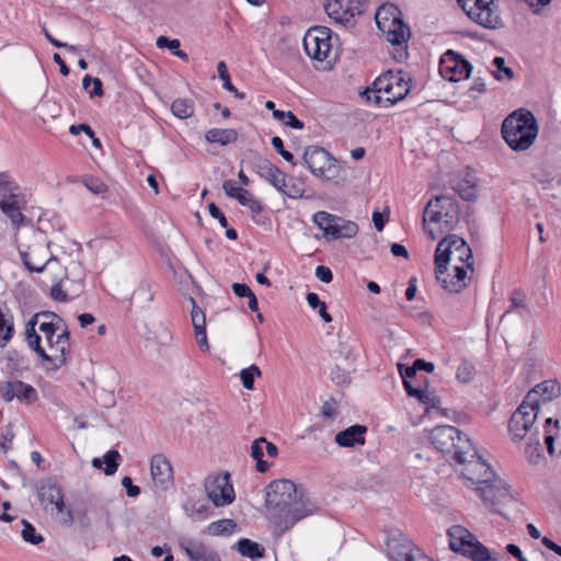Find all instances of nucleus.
Segmentation results:
<instances>
[{"label":"nucleus","instance_id":"obj_1","mask_svg":"<svg viewBox=\"0 0 561 561\" xmlns=\"http://www.w3.org/2000/svg\"><path fill=\"white\" fill-rule=\"evenodd\" d=\"M265 503L279 535L318 511L304 488H298L293 481L285 479L275 480L266 486Z\"/></svg>","mask_w":561,"mask_h":561},{"label":"nucleus","instance_id":"obj_2","mask_svg":"<svg viewBox=\"0 0 561 561\" xmlns=\"http://www.w3.org/2000/svg\"><path fill=\"white\" fill-rule=\"evenodd\" d=\"M468 271L473 273L474 268L467 242L456 234L442 239L435 250V276L442 287L449 293H461L471 279Z\"/></svg>","mask_w":561,"mask_h":561},{"label":"nucleus","instance_id":"obj_3","mask_svg":"<svg viewBox=\"0 0 561 561\" xmlns=\"http://www.w3.org/2000/svg\"><path fill=\"white\" fill-rule=\"evenodd\" d=\"M41 318H57V314L50 311L34 314L26 323L25 340L28 347L47 363L45 365L46 369L57 370L67 363L68 355L70 353V334L66 329L58 333L54 341L46 343L49 350L48 353L41 344L42 336L35 330Z\"/></svg>","mask_w":561,"mask_h":561},{"label":"nucleus","instance_id":"obj_4","mask_svg":"<svg viewBox=\"0 0 561 561\" xmlns=\"http://www.w3.org/2000/svg\"><path fill=\"white\" fill-rule=\"evenodd\" d=\"M459 206L454 197L436 196L424 209L425 231L433 240L437 239L438 233L451 231L459 221Z\"/></svg>","mask_w":561,"mask_h":561},{"label":"nucleus","instance_id":"obj_5","mask_svg":"<svg viewBox=\"0 0 561 561\" xmlns=\"http://www.w3.org/2000/svg\"><path fill=\"white\" fill-rule=\"evenodd\" d=\"M501 131L511 149L524 151L536 140L538 124L531 112L520 108L504 119Z\"/></svg>","mask_w":561,"mask_h":561},{"label":"nucleus","instance_id":"obj_6","mask_svg":"<svg viewBox=\"0 0 561 561\" xmlns=\"http://www.w3.org/2000/svg\"><path fill=\"white\" fill-rule=\"evenodd\" d=\"M430 439L434 447L447 455L456 463H465L467 455H474L470 439L451 425H439L431 431Z\"/></svg>","mask_w":561,"mask_h":561},{"label":"nucleus","instance_id":"obj_7","mask_svg":"<svg viewBox=\"0 0 561 561\" xmlns=\"http://www.w3.org/2000/svg\"><path fill=\"white\" fill-rule=\"evenodd\" d=\"M449 547L453 551L461 553L472 561H496L497 554L492 556L468 529L455 525L448 529Z\"/></svg>","mask_w":561,"mask_h":561},{"label":"nucleus","instance_id":"obj_8","mask_svg":"<svg viewBox=\"0 0 561 561\" xmlns=\"http://www.w3.org/2000/svg\"><path fill=\"white\" fill-rule=\"evenodd\" d=\"M467 16L489 30L503 27V20L494 0H457Z\"/></svg>","mask_w":561,"mask_h":561},{"label":"nucleus","instance_id":"obj_9","mask_svg":"<svg viewBox=\"0 0 561 561\" xmlns=\"http://www.w3.org/2000/svg\"><path fill=\"white\" fill-rule=\"evenodd\" d=\"M304 162L316 176L325 180L339 178L340 167L337 161L321 147H307L304 152Z\"/></svg>","mask_w":561,"mask_h":561},{"label":"nucleus","instance_id":"obj_10","mask_svg":"<svg viewBox=\"0 0 561 561\" xmlns=\"http://www.w3.org/2000/svg\"><path fill=\"white\" fill-rule=\"evenodd\" d=\"M474 489L485 506L492 512L504 516L502 507L513 501L511 486L507 483L494 476L491 482L482 483Z\"/></svg>","mask_w":561,"mask_h":561},{"label":"nucleus","instance_id":"obj_11","mask_svg":"<svg viewBox=\"0 0 561 561\" xmlns=\"http://www.w3.org/2000/svg\"><path fill=\"white\" fill-rule=\"evenodd\" d=\"M366 0H325L324 10L330 19L346 28L356 25V16L365 11Z\"/></svg>","mask_w":561,"mask_h":561},{"label":"nucleus","instance_id":"obj_12","mask_svg":"<svg viewBox=\"0 0 561 561\" xmlns=\"http://www.w3.org/2000/svg\"><path fill=\"white\" fill-rule=\"evenodd\" d=\"M373 85L375 87V92L382 93L383 101L388 105H393L403 100L410 92V85L402 71H388L378 77Z\"/></svg>","mask_w":561,"mask_h":561},{"label":"nucleus","instance_id":"obj_13","mask_svg":"<svg viewBox=\"0 0 561 561\" xmlns=\"http://www.w3.org/2000/svg\"><path fill=\"white\" fill-rule=\"evenodd\" d=\"M24 202L20 194L19 186L0 176V209L10 218L15 227L23 225L22 214Z\"/></svg>","mask_w":561,"mask_h":561},{"label":"nucleus","instance_id":"obj_14","mask_svg":"<svg viewBox=\"0 0 561 561\" xmlns=\"http://www.w3.org/2000/svg\"><path fill=\"white\" fill-rule=\"evenodd\" d=\"M307 55L318 61H324L332 51V31L325 26H313L304 36Z\"/></svg>","mask_w":561,"mask_h":561},{"label":"nucleus","instance_id":"obj_15","mask_svg":"<svg viewBox=\"0 0 561 561\" xmlns=\"http://www.w3.org/2000/svg\"><path fill=\"white\" fill-rule=\"evenodd\" d=\"M204 489L209 501L216 507L229 505L234 501V490L229 473L208 476Z\"/></svg>","mask_w":561,"mask_h":561},{"label":"nucleus","instance_id":"obj_16","mask_svg":"<svg viewBox=\"0 0 561 561\" xmlns=\"http://www.w3.org/2000/svg\"><path fill=\"white\" fill-rule=\"evenodd\" d=\"M24 265L31 272H47L50 274L53 283L50 288V296L57 301H68V295L64 291L61 283L67 277L66 268H64L56 257H50L44 265H34L28 261V256H24Z\"/></svg>","mask_w":561,"mask_h":561},{"label":"nucleus","instance_id":"obj_17","mask_svg":"<svg viewBox=\"0 0 561 561\" xmlns=\"http://www.w3.org/2000/svg\"><path fill=\"white\" fill-rule=\"evenodd\" d=\"M538 415V409L524 400L512 414L508 431L514 442H520L533 427Z\"/></svg>","mask_w":561,"mask_h":561},{"label":"nucleus","instance_id":"obj_18","mask_svg":"<svg viewBox=\"0 0 561 561\" xmlns=\"http://www.w3.org/2000/svg\"><path fill=\"white\" fill-rule=\"evenodd\" d=\"M471 71V64L454 50H447L440 58L439 72L449 81L457 82L467 79Z\"/></svg>","mask_w":561,"mask_h":561},{"label":"nucleus","instance_id":"obj_19","mask_svg":"<svg viewBox=\"0 0 561 561\" xmlns=\"http://www.w3.org/2000/svg\"><path fill=\"white\" fill-rule=\"evenodd\" d=\"M0 398L4 402H11L15 399L21 404L31 405L38 400V392L33 386L12 379L0 382Z\"/></svg>","mask_w":561,"mask_h":561},{"label":"nucleus","instance_id":"obj_20","mask_svg":"<svg viewBox=\"0 0 561 561\" xmlns=\"http://www.w3.org/2000/svg\"><path fill=\"white\" fill-rule=\"evenodd\" d=\"M37 492L42 503L54 504L57 513L64 514L62 524L68 526L73 524V514L70 510H66L62 490L55 481L47 480L38 488Z\"/></svg>","mask_w":561,"mask_h":561},{"label":"nucleus","instance_id":"obj_21","mask_svg":"<svg viewBox=\"0 0 561 561\" xmlns=\"http://www.w3.org/2000/svg\"><path fill=\"white\" fill-rule=\"evenodd\" d=\"M467 460L463 463L465 469L461 472L462 477L470 481L473 485L479 486L482 483L491 482L494 472L491 467L482 459L478 451L474 449V455H467Z\"/></svg>","mask_w":561,"mask_h":561},{"label":"nucleus","instance_id":"obj_22","mask_svg":"<svg viewBox=\"0 0 561 561\" xmlns=\"http://www.w3.org/2000/svg\"><path fill=\"white\" fill-rule=\"evenodd\" d=\"M183 510L193 520H204L211 514V507L203 497L202 490L196 485L187 488V499L183 504Z\"/></svg>","mask_w":561,"mask_h":561},{"label":"nucleus","instance_id":"obj_23","mask_svg":"<svg viewBox=\"0 0 561 561\" xmlns=\"http://www.w3.org/2000/svg\"><path fill=\"white\" fill-rule=\"evenodd\" d=\"M251 168L261 178L270 182L275 188L286 186V174L268 159L255 153L251 159Z\"/></svg>","mask_w":561,"mask_h":561},{"label":"nucleus","instance_id":"obj_24","mask_svg":"<svg viewBox=\"0 0 561 561\" xmlns=\"http://www.w3.org/2000/svg\"><path fill=\"white\" fill-rule=\"evenodd\" d=\"M150 473L154 485L161 490H168L173 484V468L169 459L157 454L150 460Z\"/></svg>","mask_w":561,"mask_h":561},{"label":"nucleus","instance_id":"obj_25","mask_svg":"<svg viewBox=\"0 0 561 561\" xmlns=\"http://www.w3.org/2000/svg\"><path fill=\"white\" fill-rule=\"evenodd\" d=\"M179 546L190 561H221L217 551L202 541L184 538Z\"/></svg>","mask_w":561,"mask_h":561},{"label":"nucleus","instance_id":"obj_26","mask_svg":"<svg viewBox=\"0 0 561 561\" xmlns=\"http://www.w3.org/2000/svg\"><path fill=\"white\" fill-rule=\"evenodd\" d=\"M561 392V388L556 380H545L538 383L526 394L525 399L531 405H535L539 410L540 401L542 403L549 402L557 398Z\"/></svg>","mask_w":561,"mask_h":561},{"label":"nucleus","instance_id":"obj_27","mask_svg":"<svg viewBox=\"0 0 561 561\" xmlns=\"http://www.w3.org/2000/svg\"><path fill=\"white\" fill-rule=\"evenodd\" d=\"M379 30L385 34L387 41L392 45H401L407 43L411 33L410 28L403 21L398 18H391L390 22L381 23V27Z\"/></svg>","mask_w":561,"mask_h":561},{"label":"nucleus","instance_id":"obj_28","mask_svg":"<svg viewBox=\"0 0 561 561\" xmlns=\"http://www.w3.org/2000/svg\"><path fill=\"white\" fill-rule=\"evenodd\" d=\"M192 305L191 320L194 328L195 340L202 351H208L209 344L206 335V316L204 311L197 306L196 300L191 297Z\"/></svg>","mask_w":561,"mask_h":561},{"label":"nucleus","instance_id":"obj_29","mask_svg":"<svg viewBox=\"0 0 561 561\" xmlns=\"http://www.w3.org/2000/svg\"><path fill=\"white\" fill-rule=\"evenodd\" d=\"M366 432L367 427L365 425L355 424L345 428L344 431L339 432L334 437V442L340 447H354L356 445H364Z\"/></svg>","mask_w":561,"mask_h":561},{"label":"nucleus","instance_id":"obj_30","mask_svg":"<svg viewBox=\"0 0 561 561\" xmlns=\"http://www.w3.org/2000/svg\"><path fill=\"white\" fill-rule=\"evenodd\" d=\"M121 459V454L116 449H112L103 456V459L93 458L92 466L96 469H103L106 476H112L117 471Z\"/></svg>","mask_w":561,"mask_h":561},{"label":"nucleus","instance_id":"obj_31","mask_svg":"<svg viewBox=\"0 0 561 561\" xmlns=\"http://www.w3.org/2000/svg\"><path fill=\"white\" fill-rule=\"evenodd\" d=\"M312 219H313V222L323 231V236L327 239L332 240L333 233L336 232L335 231L336 221H341V218L335 215H332V214L321 210V211H317L313 215Z\"/></svg>","mask_w":561,"mask_h":561},{"label":"nucleus","instance_id":"obj_32","mask_svg":"<svg viewBox=\"0 0 561 561\" xmlns=\"http://www.w3.org/2000/svg\"><path fill=\"white\" fill-rule=\"evenodd\" d=\"M205 139L210 144L227 146L237 141L238 133L233 128H213L206 133Z\"/></svg>","mask_w":561,"mask_h":561},{"label":"nucleus","instance_id":"obj_33","mask_svg":"<svg viewBox=\"0 0 561 561\" xmlns=\"http://www.w3.org/2000/svg\"><path fill=\"white\" fill-rule=\"evenodd\" d=\"M237 523L233 519L225 518L210 523L205 534L209 536H230L236 531Z\"/></svg>","mask_w":561,"mask_h":561},{"label":"nucleus","instance_id":"obj_34","mask_svg":"<svg viewBox=\"0 0 561 561\" xmlns=\"http://www.w3.org/2000/svg\"><path fill=\"white\" fill-rule=\"evenodd\" d=\"M238 551L250 559H261L264 557L265 549L248 538H242L237 542Z\"/></svg>","mask_w":561,"mask_h":561},{"label":"nucleus","instance_id":"obj_35","mask_svg":"<svg viewBox=\"0 0 561 561\" xmlns=\"http://www.w3.org/2000/svg\"><path fill=\"white\" fill-rule=\"evenodd\" d=\"M171 111L180 119H186L194 115V102L190 99L179 98L171 104Z\"/></svg>","mask_w":561,"mask_h":561},{"label":"nucleus","instance_id":"obj_36","mask_svg":"<svg viewBox=\"0 0 561 561\" xmlns=\"http://www.w3.org/2000/svg\"><path fill=\"white\" fill-rule=\"evenodd\" d=\"M525 456L528 463L536 466L543 458L539 437L537 435L529 437L526 448Z\"/></svg>","mask_w":561,"mask_h":561},{"label":"nucleus","instance_id":"obj_37","mask_svg":"<svg viewBox=\"0 0 561 561\" xmlns=\"http://www.w3.org/2000/svg\"><path fill=\"white\" fill-rule=\"evenodd\" d=\"M264 443H266V438L259 437L251 445V457L256 460V470L262 473L266 472L270 469L268 462L263 460Z\"/></svg>","mask_w":561,"mask_h":561},{"label":"nucleus","instance_id":"obj_38","mask_svg":"<svg viewBox=\"0 0 561 561\" xmlns=\"http://www.w3.org/2000/svg\"><path fill=\"white\" fill-rule=\"evenodd\" d=\"M335 231L333 233L332 240H337L341 238H353L358 232V226L353 221H345L341 218V221H336Z\"/></svg>","mask_w":561,"mask_h":561},{"label":"nucleus","instance_id":"obj_39","mask_svg":"<svg viewBox=\"0 0 561 561\" xmlns=\"http://www.w3.org/2000/svg\"><path fill=\"white\" fill-rule=\"evenodd\" d=\"M217 71L220 80L222 81L224 88L233 93V95L240 100H243L245 98V94L242 92H239L236 87L232 84V80H230V76L227 70V66L225 61H219L217 65Z\"/></svg>","mask_w":561,"mask_h":561},{"label":"nucleus","instance_id":"obj_40","mask_svg":"<svg viewBox=\"0 0 561 561\" xmlns=\"http://www.w3.org/2000/svg\"><path fill=\"white\" fill-rule=\"evenodd\" d=\"M180 45H181L180 41L176 39V38L169 39L165 36H159L157 38V46L159 48H169L173 55H175L179 58L187 61L188 60V55L185 51L180 49Z\"/></svg>","mask_w":561,"mask_h":561},{"label":"nucleus","instance_id":"obj_41","mask_svg":"<svg viewBox=\"0 0 561 561\" xmlns=\"http://www.w3.org/2000/svg\"><path fill=\"white\" fill-rule=\"evenodd\" d=\"M136 304L140 307L147 306L149 302L153 300V293L151 290V286L147 283H141L134 291L131 297Z\"/></svg>","mask_w":561,"mask_h":561},{"label":"nucleus","instance_id":"obj_42","mask_svg":"<svg viewBox=\"0 0 561 561\" xmlns=\"http://www.w3.org/2000/svg\"><path fill=\"white\" fill-rule=\"evenodd\" d=\"M262 371L255 364L251 365L248 368H244L240 371V379L242 381V386L247 390H252L254 387V379L256 377H261Z\"/></svg>","mask_w":561,"mask_h":561},{"label":"nucleus","instance_id":"obj_43","mask_svg":"<svg viewBox=\"0 0 561 561\" xmlns=\"http://www.w3.org/2000/svg\"><path fill=\"white\" fill-rule=\"evenodd\" d=\"M400 14V11L398 10L397 7L392 5V4H383L381 5L377 12H376V15H375V20H376V24L379 27H381V23L382 22H390V19L391 18H398Z\"/></svg>","mask_w":561,"mask_h":561},{"label":"nucleus","instance_id":"obj_44","mask_svg":"<svg viewBox=\"0 0 561 561\" xmlns=\"http://www.w3.org/2000/svg\"><path fill=\"white\" fill-rule=\"evenodd\" d=\"M45 321L41 322L38 325V331L44 335L45 342L50 343L54 341L57 336L56 330L57 324L54 322V320L60 321V318L57 316V318H44Z\"/></svg>","mask_w":561,"mask_h":561},{"label":"nucleus","instance_id":"obj_45","mask_svg":"<svg viewBox=\"0 0 561 561\" xmlns=\"http://www.w3.org/2000/svg\"><path fill=\"white\" fill-rule=\"evenodd\" d=\"M454 190L465 201H473L477 196V186L469 180L459 181Z\"/></svg>","mask_w":561,"mask_h":561},{"label":"nucleus","instance_id":"obj_46","mask_svg":"<svg viewBox=\"0 0 561 561\" xmlns=\"http://www.w3.org/2000/svg\"><path fill=\"white\" fill-rule=\"evenodd\" d=\"M492 64L496 68L495 71L491 72L495 79L503 80L505 78L507 80H512L514 78V71L512 68L505 66V59L503 57H495Z\"/></svg>","mask_w":561,"mask_h":561},{"label":"nucleus","instance_id":"obj_47","mask_svg":"<svg viewBox=\"0 0 561 561\" xmlns=\"http://www.w3.org/2000/svg\"><path fill=\"white\" fill-rule=\"evenodd\" d=\"M474 374V366L470 362L463 359L457 368L456 377L460 382L468 383L473 379Z\"/></svg>","mask_w":561,"mask_h":561},{"label":"nucleus","instance_id":"obj_48","mask_svg":"<svg viewBox=\"0 0 561 561\" xmlns=\"http://www.w3.org/2000/svg\"><path fill=\"white\" fill-rule=\"evenodd\" d=\"M23 529H22V538L32 545H38L43 542L44 538L42 535L36 533L34 526L28 523L26 519L22 520Z\"/></svg>","mask_w":561,"mask_h":561},{"label":"nucleus","instance_id":"obj_49","mask_svg":"<svg viewBox=\"0 0 561 561\" xmlns=\"http://www.w3.org/2000/svg\"><path fill=\"white\" fill-rule=\"evenodd\" d=\"M237 201L242 206L249 207L251 213L254 215L260 214L262 211L261 203L248 190H245L242 193L241 197Z\"/></svg>","mask_w":561,"mask_h":561},{"label":"nucleus","instance_id":"obj_50","mask_svg":"<svg viewBox=\"0 0 561 561\" xmlns=\"http://www.w3.org/2000/svg\"><path fill=\"white\" fill-rule=\"evenodd\" d=\"M80 130H83V133L92 139V145L94 147L101 148L100 139L95 137L94 131L92 130V128L89 125H87V124L71 125L69 128V131L71 135H78V134H80Z\"/></svg>","mask_w":561,"mask_h":561},{"label":"nucleus","instance_id":"obj_51","mask_svg":"<svg viewBox=\"0 0 561 561\" xmlns=\"http://www.w3.org/2000/svg\"><path fill=\"white\" fill-rule=\"evenodd\" d=\"M222 188L227 196L230 198L239 199L242 195V193L245 191V188L238 187L236 182L233 180H226L222 183Z\"/></svg>","mask_w":561,"mask_h":561},{"label":"nucleus","instance_id":"obj_52","mask_svg":"<svg viewBox=\"0 0 561 561\" xmlns=\"http://www.w3.org/2000/svg\"><path fill=\"white\" fill-rule=\"evenodd\" d=\"M271 144L273 146V148L287 161V162H290L291 164H295L294 162V156L291 152H289L288 150H286L284 148V144H283V140L278 137V136H274L271 140Z\"/></svg>","mask_w":561,"mask_h":561},{"label":"nucleus","instance_id":"obj_53","mask_svg":"<svg viewBox=\"0 0 561 561\" xmlns=\"http://www.w3.org/2000/svg\"><path fill=\"white\" fill-rule=\"evenodd\" d=\"M84 185L89 191H91L94 194H101L106 192V185L95 178H89L84 181Z\"/></svg>","mask_w":561,"mask_h":561},{"label":"nucleus","instance_id":"obj_54","mask_svg":"<svg viewBox=\"0 0 561 561\" xmlns=\"http://www.w3.org/2000/svg\"><path fill=\"white\" fill-rule=\"evenodd\" d=\"M277 190L290 198H299L304 195V190L300 187V185L297 184L288 185L286 183V186H283V188Z\"/></svg>","mask_w":561,"mask_h":561},{"label":"nucleus","instance_id":"obj_55","mask_svg":"<svg viewBox=\"0 0 561 561\" xmlns=\"http://www.w3.org/2000/svg\"><path fill=\"white\" fill-rule=\"evenodd\" d=\"M525 298H526V296L523 290H520V289L513 290V293L511 294V297H510L512 308L513 309L524 308L525 307Z\"/></svg>","mask_w":561,"mask_h":561},{"label":"nucleus","instance_id":"obj_56","mask_svg":"<svg viewBox=\"0 0 561 561\" xmlns=\"http://www.w3.org/2000/svg\"><path fill=\"white\" fill-rule=\"evenodd\" d=\"M208 209H209L210 216L218 219V221L222 228L228 227V220H227L226 216L224 215V213L219 209V207H217L214 203H210L208 206Z\"/></svg>","mask_w":561,"mask_h":561},{"label":"nucleus","instance_id":"obj_57","mask_svg":"<svg viewBox=\"0 0 561 561\" xmlns=\"http://www.w3.org/2000/svg\"><path fill=\"white\" fill-rule=\"evenodd\" d=\"M122 485L126 489V493L129 497H135L140 493L139 486L133 484L130 477H124L122 479Z\"/></svg>","mask_w":561,"mask_h":561},{"label":"nucleus","instance_id":"obj_58","mask_svg":"<svg viewBox=\"0 0 561 561\" xmlns=\"http://www.w3.org/2000/svg\"><path fill=\"white\" fill-rule=\"evenodd\" d=\"M316 276L323 283H330L333 279L331 270L324 265H319L316 268Z\"/></svg>","mask_w":561,"mask_h":561},{"label":"nucleus","instance_id":"obj_59","mask_svg":"<svg viewBox=\"0 0 561 561\" xmlns=\"http://www.w3.org/2000/svg\"><path fill=\"white\" fill-rule=\"evenodd\" d=\"M363 98L366 99L367 102H374L375 104H380L383 101V96L381 92H375V87L373 89H367L363 94Z\"/></svg>","mask_w":561,"mask_h":561},{"label":"nucleus","instance_id":"obj_60","mask_svg":"<svg viewBox=\"0 0 561 561\" xmlns=\"http://www.w3.org/2000/svg\"><path fill=\"white\" fill-rule=\"evenodd\" d=\"M284 124L288 127L295 128V129H302L304 128V122L298 119L295 114L290 111L287 112V116L284 121Z\"/></svg>","mask_w":561,"mask_h":561},{"label":"nucleus","instance_id":"obj_61","mask_svg":"<svg viewBox=\"0 0 561 561\" xmlns=\"http://www.w3.org/2000/svg\"><path fill=\"white\" fill-rule=\"evenodd\" d=\"M232 290L236 296L245 297V298H248L253 293L247 284H240V283H234L232 285Z\"/></svg>","mask_w":561,"mask_h":561},{"label":"nucleus","instance_id":"obj_62","mask_svg":"<svg viewBox=\"0 0 561 561\" xmlns=\"http://www.w3.org/2000/svg\"><path fill=\"white\" fill-rule=\"evenodd\" d=\"M387 219H388V215L379 213L377 210L374 211V214H373V221H374V225H375V228L377 229V231H382L383 230V227H385V224H386Z\"/></svg>","mask_w":561,"mask_h":561},{"label":"nucleus","instance_id":"obj_63","mask_svg":"<svg viewBox=\"0 0 561 561\" xmlns=\"http://www.w3.org/2000/svg\"><path fill=\"white\" fill-rule=\"evenodd\" d=\"M103 88H102V81L99 78H94L93 80V89L89 91V95L91 99L95 96H102L103 95Z\"/></svg>","mask_w":561,"mask_h":561},{"label":"nucleus","instance_id":"obj_64","mask_svg":"<svg viewBox=\"0 0 561 561\" xmlns=\"http://www.w3.org/2000/svg\"><path fill=\"white\" fill-rule=\"evenodd\" d=\"M541 542L542 545L552 550L553 552H556L558 556L561 557V546L557 545L554 541H552L551 539H549L548 537H543L541 539Z\"/></svg>","mask_w":561,"mask_h":561}]
</instances>
